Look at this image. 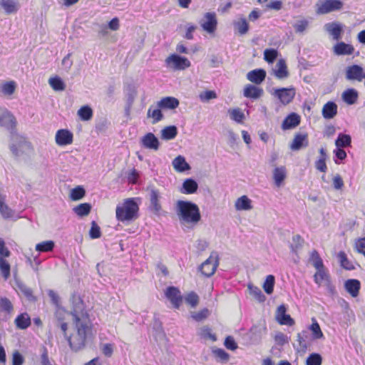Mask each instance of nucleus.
I'll list each match as a JSON object with an SVG mask.
<instances>
[{
	"label": "nucleus",
	"instance_id": "obj_1",
	"mask_svg": "<svg viewBox=\"0 0 365 365\" xmlns=\"http://www.w3.org/2000/svg\"><path fill=\"white\" fill-rule=\"evenodd\" d=\"M76 331L68 338L71 349L74 351L82 349L92 334L91 319H83V322H73Z\"/></svg>",
	"mask_w": 365,
	"mask_h": 365
},
{
	"label": "nucleus",
	"instance_id": "obj_2",
	"mask_svg": "<svg viewBox=\"0 0 365 365\" xmlns=\"http://www.w3.org/2000/svg\"><path fill=\"white\" fill-rule=\"evenodd\" d=\"M176 214L182 224L195 226L201 219L197 205L190 201L178 200L175 207Z\"/></svg>",
	"mask_w": 365,
	"mask_h": 365
},
{
	"label": "nucleus",
	"instance_id": "obj_3",
	"mask_svg": "<svg viewBox=\"0 0 365 365\" xmlns=\"http://www.w3.org/2000/svg\"><path fill=\"white\" fill-rule=\"evenodd\" d=\"M139 207L133 198H128L116 207V218L122 222H131L138 217Z\"/></svg>",
	"mask_w": 365,
	"mask_h": 365
},
{
	"label": "nucleus",
	"instance_id": "obj_4",
	"mask_svg": "<svg viewBox=\"0 0 365 365\" xmlns=\"http://www.w3.org/2000/svg\"><path fill=\"white\" fill-rule=\"evenodd\" d=\"M72 309L71 314L73 316V322H83V319H90L83 300L76 296L72 297Z\"/></svg>",
	"mask_w": 365,
	"mask_h": 365
},
{
	"label": "nucleus",
	"instance_id": "obj_5",
	"mask_svg": "<svg viewBox=\"0 0 365 365\" xmlns=\"http://www.w3.org/2000/svg\"><path fill=\"white\" fill-rule=\"evenodd\" d=\"M317 6V14H326L341 9L343 2L341 0H319Z\"/></svg>",
	"mask_w": 365,
	"mask_h": 365
},
{
	"label": "nucleus",
	"instance_id": "obj_6",
	"mask_svg": "<svg viewBox=\"0 0 365 365\" xmlns=\"http://www.w3.org/2000/svg\"><path fill=\"white\" fill-rule=\"evenodd\" d=\"M0 126L5 127L10 131L12 140H14L16 137H18V133L16 130V118L10 112H0Z\"/></svg>",
	"mask_w": 365,
	"mask_h": 365
},
{
	"label": "nucleus",
	"instance_id": "obj_7",
	"mask_svg": "<svg viewBox=\"0 0 365 365\" xmlns=\"http://www.w3.org/2000/svg\"><path fill=\"white\" fill-rule=\"evenodd\" d=\"M218 264V256L217 253H215V256L212 253L210 257L200 265V270L203 275L210 277L214 274Z\"/></svg>",
	"mask_w": 365,
	"mask_h": 365
},
{
	"label": "nucleus",
	"instance_id": "obj_8",
	"mask_svg": "<svg viewBox=\"0 0 365 365\" xmlns=\"http://www.w3.org/2000/svg\"><path fill=\"white\" fill-rule=\"evenodd\" d=\"M165 62L169 67L176 70H184L190 66V62L187 58L177 54L168 56Z\"/></svg>",
	"mask_w": 365,
	"mask_h": 365
},
{
	"label": "nucleus",
	"instance_id": "obj_9",
	"mask_svg": "<svg viewBox=\"0 0 365 365\" xmlns=\"http://www.w3.org/2000/svg\"><path fill=\"white\" fill-rule=\"evenodd\" d=\"M165 295L175 309H179L182 302V297L178 287H168L165 292Z\"/></svg>",
	"mask_w": 365,
	"mask_h": 365
},
{
	"label": "nucleus",
	"instance_id": "obj_10",
	"mask_svg": "<svg viewBox=\"0 0 365 365\" xmlns=\"http://www.w3.org/2000/svg\"><path fill=\"white\" fill-rule=\"evenodd\" d=\"M150 206L149 209L156 215H159L161 210V205L160 203V193L153 187L148 188Z\"/></svg>",
	"mask_w": 365,
	"mask_h": 365
},
{
	"label": "nucleus",
	"instance_id": "obj_11",
	"mask_svg": "<svg viewBox=\"0 0 365 365\" xmlns=\"http://www.w3.org/2000/svg\"><path fill=\"white\" fill-rule=\"evenodd\" d=\"M200 24L204 31L207 33H213L216 30L217 25L216 14L214 12L206 13Z\"/></svg>",
	"mask_w": 365,
	"mask_h": 365
},
{
	"label": "nucleus",
	"instance_id": "obj_12",
	"mask_svg": "<svg viewBox=\"0 0 365 365\" xmlns=\"http://www.w3.org/2000/svg\"><path fill=\"white\" fill-rule=\"evenodd\" d=\"M274 95L279 99L282 104L287 105L294 98L295 96V90L293 88H277L274 90Z\"/></svg>",
	"mask_w": 365,
	"mask_h": 365
},
{
	"label": "nucleus",
	"instance_id": "obj_13",
	"mask_svg": "<svg viewBox=\"0 0 365 365\" xmlns=\"http://www.w3.org/2000/svg\"><path fill=\"white\" fill-rule=\"evenodd\" d=\"M363 68L359 65L348 66L346 69V78L349 81H357L361 82L364 79Z\"/></svg>",
	"mask_w": 365,
	"mask_h": 365
},
{
	"label": "nucleus",
	"instance_id": "obj_14",
	"mask_svg": "<svg viewBox=\"0 0 365 365\" xmlns=\"http://www.w3.org/2000/svg\"><path fill=\"white\" fill-rule=\"evenodd\" d=\"M287 308L284 304L279 305L276 311V319L282 325L292 326L294 324V320L287 314Z\"/></svg>",
	"mask_w": 365,
	"mask_h": 365
},
{
	"label": "nucleus",
	"instance_id": "obj_15",
	"mask_svg": "<svg viewBox=\"0 0 365 365\" xmlns=\"http://www.w3.org/2000/svg\"><path fill=\"white\" fill-rule=\"evenodd\" d=\"M141 143L144 148L154 150H158L160 147V142L158 138L152 133L145 134L141 138Z\"/></svg>",
	"mask_w": 365,
	"mask_h": 365
},
{
	"label": "nucleus",
	"instance_id": "obj_16",
	"mask_svg": "<svg viewBox=\"0 0 365 365\" xmlns=\"http://www.w3.org/2000/svg\"><path fill=\"white\" fill-rule=\"evenodd\" d=\"M73 133L66 129H61L56 132V143L58 145H70L73 142Z\"/></svg>",
	"mask_w": 365,
	"mask_h": 365
},
{
	"label": "nucleus",
	"instance_id": "obj_17",
	"mask_svg": "<svg viewBox=\"0 0 365 365\" xmlns=\"http://www.w3.org/2000/svg\"><path fill=\"white\" fill-rule=\"evenodd\" d=\"M309 145L307 134L297 133L290 145L292 150H299L302 148H306Z\"/></svg>",
	"mask_w": 365,
	"mask_h": 365
},
{
	"label": "nucleus",
	"instance_id": "obj_18",
	"mask_svg": "<svg viewBox=\"0 0 365 365\" xmlns=\"http://www.w3.org/2000/svg\"><path fill=\"white\" fill-rule=\"evenodd\" d=\"M180 102L175 97L168 96L163 98L157 103V107L163 110H173L178 107Z\"/></svg>",
	"mask_w": 365,
	"mask_h": 365
},
{
	"label": "nucleus",
	"instance_id": "obj_19",
	"mask_svg": "<svg viewBox=\"0 0 365 365\" xmlns=\"http://www.w3.org/2000/svg\"><path fill=\"white\" fill-rule=\"evenodd\" d=\"M299 123L300 116L295 113H292L284 119L282 128L283 130L292 129L299 125Z\"/></svg>",
	"mask_w": 365,
	"mask_h": 365
},
{
	"label": "nucleus",
	"instance_id": "obj_20",
	"mask_svg": "<svg viewBox=\"0 0 365 365\" xmlns=\"http://www.w3.org/2000/svg\"><path fill=\"white\" fill-rule=\"evenodd\" d=\"M265 77L266 72L261 68L252 70L247 74V78L257 85L261 84L264 81Z\"/></svg>",
	"mask_w": 365,
	"mask_h": 365
},
{
	"label": "nucleus",
	"instance_id": "obj_21",
	"mask_svg": "<svg viewBox=\"0 0 365 365\" xmlns=\"http://www.w3.org/2000/svg\"><path fill=\"white\" fill-rule=\"evenodd\" d=\"M344 287L351 297H356L359 295L361 284L358 279H351L345 282Z\"/></svg>",
	"mask_w": 365,
	"mask_h": 365
},
{
	"label": "nucleus",
	"instance_id": "obj_22",
	"mask_svg": "<svg viewBox=\"0 0 365 365\" xmlns=\"http://www.w3.org/2000/svg\"><path fill=\"white\" fill-rule=\"evenodd\" d=\"M287 177V170L284 166L276 167L273 170V179L277 187L283 184Z\"/></svg>",
	"mask_w": 365,
	"mask_h": 365
},
{
	"label": "nucleus",
	"instance_id": "obj_23",
	"mask_svg": "<svg viewBox=\"0 0 365 365\" xmlns=\"http://www.w3.org/2000/svg\"><path fill=\"white\" fill-rule=\"evenodd\" d=\"M0 5L6 14L16 13L20 7L16 0H0Z\"/></svg>",
	"mask_w": 365,
	"mask_h": 365
},
{
	"label": "nucleus",
	"instance_id": "obj_24",
	"mask_svg": "<svg viewBox=\"0 0 365 365\" xmlns=\"http://www.w3.org/2000/svg\"><path fill=\"white\" fill-rule=\"evenodd\" d=\"M354 51V47L351 44L339 42L334 46V52L338 56L351 55Z\"/></svg>",
	"mask_w": 365,
	"mask_h": 365
},
{
	"label": "nucleus",
	"instance_id": "obj_25",
	"mask_svg": "<svg viewBox=\"0 0 365 365\" xmlns=\"http://www.w3.org/2000/svg\"><path fill=\"white\" fill-rule=\"evenodd\" d=\"M337 113V106L334 102H327L322 108V115L326 119L333 118Z\"/></svg>",
	"mask_w": 365,
	"mask_h": 365
},
{
	"label": "nucleus",
	"instance_id": "obj_26",
	"mask_svg": "<svg viewBox=\"0 0 365 365\" xmlns=\"http://www.w3.org/2000/svg\"><path fill=\"white\" fill-rule=\"evenodd\" d=\"M276 68L274 71L275 76L279 79H284L288 77L289 72L286 62L284 59H279L276 64Z\"/></svg>",
	"mask_w": 365,
	"mask_h": 365
},
{
	"label": "nucleus",
	"instance_id": "obj_27",
	"mask_svg": "<svg viewBox=\"0 0 365 365\" xmlns=\"http://www.w3.org/2000/svg\"><path fill=\"white\" fill-rule=\"evenodd\" d=\"M263 93V90L255 86L248 84L244 88V96L250 98H258Z\"/></svg>",
	"mask_w": 365,
	"mask_h": 365
},
{
	"label": "nucleus",
	"instance_id": "obj_28",
	"mask_svg": "<svg viewBox=\"0 0 365 365\" xmlns=\"http://www.w3.org/2000/svg\"><path fill=\"white\" fill-rule=\"evenodd\" d=\"M14 324L18 329H26L31 325V318L26 312L22 313L15 319Z\"/></svg>",
	"mask_w": 365,
	"mask_h": 365
},
{
	"label": "nucleus",
	"instance_id": "obj_29",
	"mask_svg": "<svg viewBox=\"0 0 365 365\" xmlns=\"http://www.w3.org/2000/svg\"><path fill=\"white\" fill-rule=\"evenodd\" d=\"M235 207L237 210H250L252 208V201L247 195H242L237 198Z\"/></svg>",
	"mask_w": 365,
	"mask_h": 365
},
{
	"label": "nucleus",
	"instance_id": "obj_30",
	"mask_svg": "<svg viewBox=\"0 0 365 365\" xmlns=\"http://www.w3.org/2000/svg\"><path fill=\"white\" fill-rule=\"evenodd\" d=\"M173 166L178 172H185L190 169V165L186 162L185 158L182 155H178L173 160Z\"/></svg>",
	"mask_w": 365,
	"mask_h": 365
},
{
	"label": "nucleus",
	"instance_id": "obj_31",
	"mask_svg": "<svg viewBox=\"0 0 365 365\" xmlns=\"http://www.w3.org/2000/svg\"><path fill=\"white\" fill-rule=\"evenodd\" d=\"M6 196L0 193V212L4 219L11 218L14 215V212L6 203Z\"/></svg>",
	"mask_w": 365,
	"mask_h": 365
},
{
	"label": "nucleus",
	"instance_id": "obj_32",
	"mask_svg": "<svg viewBox=\"0 0 365 365\" xmlns=\"http://www.w3.org/2000/svg\"><path fill=\"white\" fill-rule=\"evenodd\" d=\"M152 327L153 331L155 332L154 336L155 340L164 338L165 332L163 328L162 322L160 321L159 318L157 317L156 314L154 315Z\"/></svg>",
	"mask_w": 365,
	"mask_h": 365
},
{
	"label": "nucleus",
	"instance_id": "obj_33",
	"mask_svg": "<svg viewBox=\"0 0 365 365\" xmlns=\"http://www.w3.org/2000/svg\"><path fill=\"white\" fill-rule=\"evenodd\" d=\"M11 140L12 141V143L10 145V150L14 156L18 157L21 155L19 148L22 146L24 143H26V141L19 134L18 137H16L14 140H12V138H11Z\"/></svg>",
	"mask_w": 365,
	"mask_h": 365
},
{
	"label": "nucleus",
	"instance_id": "obj_34",
	"mask_svg": "<svg viewBox=\"0 0 365 365\" xmlns=\"http://www.w3.org/2000/svg\"><path fill=\"white\" fill-rule=\"evenodd\" d=\"M325 29L333 36L334 39L339 40L341 38L342 29L339 24L336 23L327 24Z\"/></svg>",
	"mask_w": 365,
	"mask_h": 365
},
{
	"label": "nucleus",
	"instance_id": "obj_35",
	"mask_svg": "<svg viewBox=\"0 0 365 365\" xmlns=\"http://www.w3.org/2000/svg\"><path fill=\"white\" fill-rule=\"evenodd\" d=\"M233 26L235 30L240 35H245L249 30V24L245 18H241L240 20L234 21Z\"/></svg>",
	"mask_w": 365,
	"mask_h": 365
},
{
	"label": "nucleus",
	"instance_id": "obj_36",
	"mask_svg": "<svg viewBox=\"0 0 365 365\" xmlns=\"http://www.w3.org/2000/svg\"><path fill=\"white\" fill-rule=\"evenodd\" d=\"M178 134L177 127L175 125H169L164 128L161 130V138L163 140H172L176 137Z\"/></svg>",
	"mask_w": 365,
	"mask_h": 365
},
{
	"label": "nucleus",
	"instance_id": "obj_37",
	"mask_svg": "<svg viewBox=\"0 0 365 365\" xmlns=\"http://www.w3.org/2000/svg\"><path fill=\"white\" fill-rule=\"evenodd\" d=\"M17 288L30 302H36V297L33 294V290L22 282L17 283Z\"/></svg>",
	"mask_w": 365,
	"mask_h": 365
},
{
	"label": "nucleus",
	"instance_id": "obj_38",
	"mask_svg": "<svg viewBox=\"0 0 365 365\" xmlns=\"http://www.w3.org/2000/svg\"><path fill=\"white\" fill-rule=\"evenodd\" d=\"M182 188L184 190L183 193L192 194L197 191L198 185L193 179L188 178L184 181Z\"/></svg>",
	"mask_w": 365,
	"mask_h": 365
},
{
	"label": "nucleus",
	"instance_id": "obj_39",
	"mask_svg": "<svg viewBox=\"0 0 365 365\" xmlns=\"http://www.w3.org/2000/svg\"><path fill=\"white\" fill-rule=\"evenodd\" d=\"M358 98V93L353 88L347 89L342 93V98L349 105L354 104Z\"/></svg>",
	"mask_w": 365,
	"mask_h": 365
},
{
	"label": "nucleus",
	"instance_id": "obj_40",
	"mask_svg": "<svg viewBox=\"0 0 365 365\" xmlns=\"http://www.w3.org/2000/svg\"><path fill=\"white\" fill-rule=\"evenodd\" d=\"M48 83L51 87L56 91H62L66 89V83L58 76L50 78Z\"/></svg>",
	"mask_w": 365,
	"mask_h": 365
},
{
	"label": "nucleus",
	"instance_id": "obj_41",
	"mask_svg": "<svg viewBox=\"0 0 365 365\" xmlns=\"http://www.w3.org/2000/svg\"><path fill=\"white\" fill-rule=\"evenodd\" d=\"M312 323L309 327V329L312 331V338L314 339H319L323 338L324 334L316 319L312 318Z\"/></svg>",
	"mask_w": 365,
	"mask_h": 365
},
{
	"label": "nucleus",
	"instance_id": "obj_42",
	"mask_svg": "<svg viewBox=\"0 0 365 365\" xmlns=\"http://www.w3.org/2000/svg\"><path fill=\"white\" fill-rule=\"evenodd\" d=\"M247 287H248L250 294L255 299H256L259 302H263L265 301L266 297L263 294L262 290L259 287L254 286L252 284H249Z\"/></svg>",
	"mask_w": 365,
	"mask_h": 365
},
{
	"label": "nucleus",
	"instance_id": "obj_43",
	"mask_svg": "<svg viewBox=\"0 0 365 365\" xmlns=\"http://www.w3.org/2000/svg\"><path fill=\"white\" fill-rule=\"evenodd\" d=\"M147 116L153 118V123L155 124L160 121L163 118V115L161 112V108L153 109L152 106L148 108Z\"/></svg>",
	"mask_w": 365,
	"mask_h": 365
},
{
	"label": "nucleus",
	"instance_id": "obj_44",
	"mask_svg": "<svg viewBox=\"0 0 365 365\" xmlns=\"http://www.w3.org/2000/svg\"><path fill=\"white\" fill-rule=\"evenodd\" d=\"M55 243L52 240L43 241L36 245V250L39 252H51L53 250Z\"/></svg>",
	"mask_w": 365,
	"mask_h": 365
},
{
	"label": "nucleus",
	"instance_id": "obj_45",
	"mask_svg": "<svg viewBox=\"0 0 365 365\" xmlns=\"http://www.w3.org/2000/svg\"><path fill=\"white\" fill-rule=\"evenodd\" d=\"M91 210V205L89 203H81L73 208L74 212L80 217L88 215Z\"/></svg>",
	"mask_w": 365,
	"mask_h": 365
},
{
	"label": "nucleus",
	"instance_id": "obj_46",
	"mask_svg": "<svg viewBox=\"0 0 365 365\" xmlns=\"http://www.w3.org/2000/svg\"><path fill=\"white\" fill-rule=\"evenodd\" d=\"M13 309L11 302L5 297H0V312L11 314Z\"/></svg>",
	"mask_w": 365,
	"mask_h": 365
},
{
	"label": "nucleus",
	"instance_id": "obj_47",
	"mask_svg": "<svg viewBox=\"0 0 365 365\" xmlns=\"http://www.w3.org/2000/svg\"><path fill=\"white\" fill-rule=\"evenodd\" d=\"M351 142V136L349 135L340 133L335 141L337 148H344L350 145Z\"/></svg>",
	"mask_w": 365,
	"mask_h": 365
},
{
	"label": "nucleus",
	"instance_id": "obj_48",
	"mask_svg": "<svg viewBox=\"0 0 365 365\" xmlns=\"http://www.w3.org/2000/svg\"><path fill=\"white\" fill-rule=\"evenodd\" d=\"M275 282L274 277L272 274L268 275L263 284V289L267 294L273 292L274 285Z\"/></svg>",
	"mask_w": 365,
	"mask_h": 365
},
{
	"label": "nucleus",
	"instance_id": "obj_49",
	"mask_svg": "<svg viewBox=\"0 0 365 365\" xmlns=\"http://www.w3.org/2000/svg\"><path fill=\"white\" fill-rule=\"evenodd\" d=\"M78 115L83 120H88L92 118L93 110L88 106H84L78 110Z\"/></svg>",
	"mask_w": 365,
	"mask_h": 365
},
{
	"label": "nucleus",
	"instance_id": "obj_50",
	"mask_svg": "<svg viewBox=\"0 0 365 365\" xmlns=\"http://www.w3.org/2000/svg\"><path fill=\"white\" fill-rule=\"evenodd\" d=\"M304 240L299 235H294L292 237V243L290 245V249L292 252L297 253L302 247Z\"/></svg>",
	"mask_w": 365,
	"mask_h": 365
},
{
	"label": "nucleus",
	"instance_id": "obj_51",
	"mask_svg": "<svg viewBox=\"0 0 365 365\" xmlns=\"http://www.w3.org/2000/svg\"><path fill=\"white\" fill-rule=\"evenodd\" d=\"M11 267L9 263L3 257H0V270L2 276L7 279L10 276Z\"/></svg>",
	"mask_w": 365,
	"mask_h": 365
},
{
	"label": "nucleus",
	"instance_id": "obj_52",
	"mask_svg": "<svg viewBox=\"0 0 365 365\" xmlns=\"http://www.w3.org/2000/svg\"><path fill=\"white\" fill-rule=\"evenodd\" d=\"M338 258L340 261L341 266L348 270L354 269V265L349 261L346 255L344 252H340L338 254Z\"/></svg>",
	"mask_w": 365,
	"mask_h": 365
},
{
	"label": "nucleus",
	"instance_id": "obj_53",
	"mask_svg": "<svg viewBox=\"0 0 365 365\" xmlns=\"http://www.w3.org/2000/svg\"><path fill=\"white\" fill-rule=\"evenodd\" d=\"M85 194V190L81 186H77L71 190L70 197L73 200H79L84 197Z\"/></svg>",
	"mask_w": 365,
	"mask_h": 365
},
{
	"label": "nucleus",
	"instance_id": "obj_54",
	"mask_svg": "<svg viewBox=\"0 0 365 365\" xmlns=\"http://www.w3.org/2000/svg\"><path fill=\"white\" fill-rule=\"evenodd\" d=\"M278 52L273 48H267L264 51V58L269 63H273L277 58Z\"/></svg>",
	"mask_w": 365,
	"mask_h": 365
},
{
	"label": "nucleus",
	"instance_id": "obj_55",
	"mask_svg": "<svg viewBox=\"0 0 365 365\" xmlns=\"http://www.w3.org/2000/svg\"><path fill=\"white\" fill-rule=\"evenodd\" d=\"M228 112L230 114L231 119L237 123H242L245 118V114L240 108L230 109Z\"/></svg>",
	"mask_w": 365,
	"mask_h": 365
},
{
	"label": "nucleus",
	"instance_id": "obj_56",
	"mask_svg": "<svg viewBox=\"0 0 365 365\" xmlns=\"http://www.w3.org/2000/svg\"><path fill=\"white\" fill-rule=\"evenodd\" d=\"M309 332L307 330H304L300 333L297 334V341L299 342V346L302 350L307 349V343L306 339L308 338Z\"/></svg>",
	"mask_w": 365,
	"mask_h": 365
},
{
	"label": "nucleus",
	"instance_id": "obj_57",
	"mask_svg": "<svg viewBox=\"0 0 365 365\" xmlns=\"http://www.w3.org/2000/svg\"><path fill=\"white\" fill-rule=\"evenodd\" d=\"M16 89V84L14 81L6 82L1 87V91L7 96L12 95Z\"/></svg>",
	"mask_w": 365,
	"mask_h": 365
},
{
	"label": "nucleus",
	"instance_id": "obj_58",
	"mask_svg": "<svg viewBox=\"0 0 365 365\" xmlns=\"http://www.w3.org/2000/svg\"><path fill=\"white\" fill-rule=\"evenodd\" d=\"M311 260L313 262V265L316 268V269H319L323 267V262L322 258L319 257V255L317 250H313L311 256Z\"/></svg>",
	"mask_w": 365,
	"mask_h": 365
},
{
	"label": "nucleus",
	"instance_id": "obj_59",
	"mask_svg": "<svg viewBox=\"0 0 365 365\" xmlns=\"http://www.w3.org/2000/svg\"><path fill=\"white\" fill-rule=\"evenodd\" d=\"M322 358L320 354L317 353L311 354L306 361V365H321Z\"/></svg>",
	"mask_w": 365,
	"mask_h": 365
},
{
	"label": "nucleus",
	"instance_id": "obj_60",
	"mask_svg": "<svg viewBox=\"0 0 365 365\" xmlns=\"http://www.w3.org/2000/svg\"><path fill=\"white\" fill-rule=\"evenodd\" d=\"M185 302L190 304L192 307H195L199 302V297L195 292H191L187 294L185 297Z\"/></svg>",
	"mask_w": 365,
	"mask_h": 365
},
{
	"label": "nucleus",
	"instance_id": "obj_61",
	"mask_svg": "<svg viewBox=\"0 0 365 365\" xmlns=\"http://www.w3.org/2000/svg\"><path fill=\"white\" fill-rule=\"evenodd\" d=\"M209 310L205 308L198 312H194L191 314L192 318L196 322H201L205 319L209 315Z\"/></svg>",
	"mask_w": 365,
	"mask_h": 365
},
{
	"label": "nucleus",
	"instance_id": "obj_62",
	"mask_svg": "<svg viewBox=\"0 0 365 365\" xmlns=\"http://www.w3.org/2000/svg\"><path fill=\"white\" fill-rule=\"evenodd\" d=\"M67 314H68V313L63 307H56L54 316L57 321V323L65 322L66 316Z\"/></svg>",
	"mask_w": 365,
	"mask_h": 365
},
{
	"label": "nucleus",
	"instance_id": "obj_63",
	"mask_svg": "<svg viewBox=\"0 0 365 365\" xmlns=\"http://www.w3.org/2000/svg\"><path fill=\"white\" fill-rule=\"evenodd\" d=\"M89 235L92 239L99 238L101 235V228L95 221H93L91 223Z\"/></svg>",
	"mask_w": 365,
	"mask_h": 365
},
{
	"label": "nucleus",
	"instance_id": "obj_64",
	"mask_svg": "<svg viewBox=\"0 0 365 365\" xmlns=\"http://www.w3.org/2000/svg\"><path fill=\"white\" fill-rule=\"evenodd\" d=\"M25 359L23 355L17 350L12 354V365H23Z\"/></svg>",
	"mask_w": 365,
	"mask_h": 365
}]
</instances>
